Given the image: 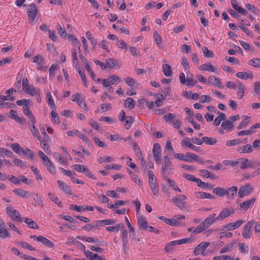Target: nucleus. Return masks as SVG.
Instances as JSON below:
<instances>
[{"mask_svg": "<svg viewBox=\"0 0 260 260\" xmlns=\"http://www.w3.org/2000/svg\"><path fill=\"white\" fill-rule=\"evenodd\" d=\"M217 220V217H216V214L213 213L206 217L204 221H203L199 225L197 229L199 231H205L207 228L212 225Z\"/></svg>", "mask_w": 260, "mask_h": 260, "instance_id": "1", "label": "nucleus"}, {"mask_svg": "<svg viewBox=\"0 0 260 260\" xmlns=\"http://www.w3.org/2000/svg\"><path fill=\"white\" fill-rule=\"evenodd\" d=\"M174 167L167 155L164 156L161 168V174L165 176L169 171L173 170Z\"/></svg>", "mask_w": 260, "mask_h": 260, "instance_id": "2", "label": "nucleus"}, {"mask_svg": "<svg viewBox=\"0 0 260 260\" xmlns=\"http://www.w3.org/2000/svg\"><path fill=\"white\" fill-rule=\"evenodd\" d=\"M6 212L7 214L10 217L12 220L14 221L21 223L22 222V218L19 213L13 207L10 205L8 206L6 208Z\"/></svg>", "mask_w": 260, "mask_h": 260, "instance_id": "3", "label": "nucleus"}, {"mask_svg": "<svg viewBox=\"0 0 260 260\" xmlns=\"http://www.w3.org/2000/svg\"><path fill=\"white\" fill-rule=\"evenodd\" d=\"M27 14L28 16L29 23H32L38 14V7L36 4H31L28 6L27 10Z\"/></svg>", "mask_w": 260, "mask_h": 260, "instance_id": "4", "label": "nucleus"}, {"mask_svg": "<svg viewBox=\"0 0 260 260\" xmlns=\"http://www.w3.org/2000/svg\"><path fill=\"white\" fill-rule=\"evenodd\" d=\"M210 245V243L208 242H204L199 244L193 250V253L195 255L202 254L205 256V251L206 248Z\"/></svg>", "mask_w": 260, "mask_h": 260, "instance_id": "5", "label": "nucleus"}, {"mask_svg": "<svg viewBox=\"0 0 260 260\" xmlns=\"http://www.w3.org/2000/svg\"><path fill=\"white\" fill-rule=\"evenodd\" d=\"M72 101L76 102L79 106L85 111L88 110V107L80 94L76 93L72 95Z\"/></svg>", "mask_w": 260, "mask_h": 260, "instance_id": "6", "label": "nucleus"}, {"mask_svg": "<svg viewBox=\"0 0 260 260\" xmlns=\"http://www.w3.org/2000/svg\"><path fill=\"white\" fill-rule=\"evenodd\" d=\"M253 190V187L250 184H246L241 186L238 192V196L240 198L249 195Z\"/></svg>", "mask_w": 260, "mask_h": 260, "instance_id": "7", "label": "nucleus"}, {"mask_svg": "<svg viewBox=\"0 0 260 260\" xmlns=\"http://www.w3.org/2000/svg\"><path fill=\"white\" fill-rule=\"evenodd\" d=\"M152 154L154 160L156 162H158L161 156V149L160 145L158 143H155L153 145L152 149Z\"/></svg>", "mask_w": 260, "mask_h": 260, "instance_id": "8", "label": "nucleus"}, {"mask_svg": "<svg viewBox=\"0 0 260 260\" xmlns=\"http://www.w3.org/2000/svg\"><path fill=\"white\" fill-rule=\"evenodd\" d=\"M253 225L252 221L248 222L245 225L242 232V236L245 239H249L251 235V228Z\"/></svg>", "mask_w": 260, "mask_h": 260, "instance_id": "9", "label": "nucleus"}, {"mask_svg": "<svg viewBox=\"0 0 260 260\" xmlns=\"http://www.w3.org/2000/svg\"><path fill=\"white\" fill-rule=\"evenodd\" d=\"M244 222V220L240 219L235 222L230 223L222 228L221 231H223L225 229H228L229 231L234 230L240 227Z\"/></svg>", "mask_w": 260, "mask_h": 260, "instance_id": "10", "label": "nucleus"}, {"mask_svg": "<svg viewBox=\"0 0 260 260\" xmlns=\"http://www.w3.org/2000/svg\"><path fill=\"white\" fill-rule=\"evenodd\" d=\"M186 199V197L184 195H178L175 198H173L171 200L172 202L174 203L178 207L182 208L183 207V202Z\"/></svg>", "mask_w": 260, "mask_h": 260, "instance_id": "11", "label": "nucleus"}, {"mask_svg": "<svg viewBox=\"0 0 260 260\" xmlns=\"http://www.w3.org/2000/svg\"><path fill=\"white\" fill-rule=\"evenodd\" d=\"M208 83L220 89H223L224 87L219 79L214 76L209 77Z\"/></svg>", "mask_w": 260, "mask_h": 260, "instance_id": "12", "label": "nucleus"}, {"mask_svg": "<svg viewBox=\"0 0 260 260\" xmlns=\"http://www.w3.org/2000/svg\"><path fill=\"white\" fill-rule=\"evenodd\" d=\"M190 140L189 138H185L182 141L181 144L183 146L189 147L190 149L193 150L196 152H199L200 150V148L198 146L193 145L192 143H190Z\"/></svg>", "mask_w": 260, "mask_h": 260, "instance_id": "13", "label": "nucleus"}, {"mask_svg": "<svg viewBox=\"0 0 260 260\" xmlns=\"http://www.w3.org/2000/svg\"><path fill=\"white\" fill-rule=\"evenodd\" d=\"M38 241L50 248L54 249L55 248L54 244L52 241L42 236H38Z\"/></svg>", "mask_w": 260, "mask_h": 260, "instance_id": "14", "label": "nucleus"}, {"mask_svg": "<svg viewBox=\"0 0 260 260\" xmlns=\"http://www.w3.org/2000/svg\"><path fill=\"white\" fill-rule=\"evenodd\" d=\"M255 202V198L244 201L240 204V209L246 211L249 207H251L254 204Z\"/></svg>", "mask_w": 260, "mask_h": 260, "instance_id": "15", "label": "nucleus"}, {"mask_svg": "<svg viewBox=\"0 0 260 260\" xmlns=\"http://www.w3.org/2000/svg\"><path fill=\"white\" fill-rule=\"evenodd\" d=\"M85 249V247L84 246V254L87 258L90 259V260H102L104 259V258L100 256L98 254L94 253L88 250H86Z\"/></svg>", "mask_w": 260, "mask_h": 260, "instance_id": "16", "label": "nucleus"}, {"mask_svg": "<svg viewBox=\"0 0 260 260\" xmlns=\"http://www.w3.org/2000/svg\"><path fill=\"white\" fill-rule=\"evenodd\" d=\"M9 117L21 124H23L25 122V119L22 117H19L17 115L16 112L13 110H10Z\"/></svg>", "mask_w": 260, "mask_h": 260, "instance_id": "17", "label": "nucleus"}, {"mask_svg": "<svg viewBox=\"0 0 260 260\" xmlns=\"http://www.w3.org/2000/svg\"><path fill=\"white\" fill-rule=\"evenodd\" d=\"M186 157V158L189 160V161H186V162H192L193 161H199L201 164L203 163V160L201 159L198 155L194 153L187 152Z\"/></svg>", "mask_w": 260, "mask_h": 260, "instance_id": "18", "label": "nucleus"}, {"mask_svg": "<svg viewBox=\"0 0 260 260\" xmlns=\"http://www.w3.org/2000/svg\"><path fill=\"white\" fill-rule=\"evenodd\" d=\"M199 70L204 71H209L211 72H215L217 69L214 66H212L210 63H204L199 67Z\"/></svg>", "mask_w": 260, "mask_h": 260, "instance_id": "19", "label": "nucleus"}, {"mask_svg": "<svg viewBox=\"0 0 260 260\" xmlns=\"http://www.w3.org/2000/svg\"><path fill=\"white\" fill-rule=\"evenodd\" d=\"M137 224L139 228L142 230H146L148 227V222L145 217L140 216L137 220Z\"/></svg>", "mask_w": 260, "mask_h": 260, "instance_id": "20", "label": "nucleus"}, {"mask_svg": "<svg viewBox=\"0 0 260 260\" xmlns=\"http://www.w3.org/2000/svg\"><path fill=\"white\" fill-rule=\"evenodd\" d=\"M234 210L230 211L227 209H223L217 217V220H221L230 216L234 213Z\"/></svg>", "mask_w": 260, "mask_h": 260, "instance_id": "21", "label": "nucleus"}, {"mask_svg": "<svg viewBox=\"0 0 260 260\" xmlns=\"http://www.w3.org/2000/svg\"><path fill=\"white\" fill-rule=\"evenodd\" d=\"M238 188L236 186H233L226 189V194L227 198L232 199L236 195L237 193Z\"/></svg>", "mask_w": 260, "mask_h": 260, "instance_id": "22", "label": "nucleus"}, {"mask_svg": "<svg viewBox=\"0 0 260 260\" xmlns=\"http://www.w3.org/2000/svg\"><path fill=\"white\" fill-rule=\"evenodd\" d=\"M196 197L198 199H210L212 200H214L215 197L212 195L210 193L205 192H196Z\"/></svg>", "mask_w": 260, "mask_h": 260, "instance_id": "23", "label": "nucleus"}, {"mask_svg": "<svg viewBox=\"0 0 260 260\" xmlns=\"http://www.w3.org/2000/svg\"><path fill=\"white\" fill-rule=\"evenodd\" d=\"M237 150L240 153H246L251 152L253 151V149L250 145L247 144L238 147Z\"/></svg>", "mask_w": 260, "mask_h": 260, "instance_id": "24", "label": "nucleus"}, {"mask_svg": "<svg viewBox=\"0 0 260 260\" xmlns=\"http://www.w3.org/2000/svg\"><path fill=\"white\" fill-rule=\"evenodd\" d=\"M36 123V120L34 119V122L30 121L28 123L29 124H31V125L29 127L30 130L32 133V134L37 139L40 140L41 139V136L39 135V132L38 129L35 127V123Z\"/></svg>", "mask_w": 260, "mask_h": 260, "instance_id": "25", "label": "nucleus"}, {"mask_svg": "<svg viewBox=\"0 0 260 260\" xmlns=\"http://www.w3.org/2000/svg\"><path fill=\"white\" fill-rule=\"evenodd\" d=\"M111 109L110 104H102L96 109L95 112L102 113Z\"/></svg>", "mask_w": 260, "mask_h": 260, "instance_id": "26", "label": "nucleus"}, {"mask_svg": "<svg viewBox=\"0 0 260 260\" xmlns=\"http://www.w3.org/2000/svg\"><path fill=\"white\" fill-rule=\"evenodd\" d=\"M106 68H114L115 67H118V61L117 60H115L113 58H108L106 60Z\"/></svg>", "mask_w": 260, "mask_h": 260, "instance_id": "27", "label": "nucleus"}, {"mask_svg": "<svg viewBox=\"0 0 260 260\" xmlns=\"http://www.w3.org/2000/svg\"><path fill=\"white\" fill-rule=\"evenodd\" d=\"M28 105V104H25V105L23 106V113L26 116L28 117L30 121L34 122V119H35V118L32 113H31V112L29 110Z\"/></svg>", "mask_w": 260, "mask_h": 260, "instance_id": "28", "label": "nucleus"}, {"mask_svg": "<svg viewBox=\"0 0 260 260\" xmlns=\"http://www.w3.org/2000/svg\"><path fill=\"white\" fill-rule=\"evenodd\" d=\"M23 90L31 96H35L36 94H38L39 91L38 89L32 85L27 86V87L25 88Z\"/></svg>", "mask_w": 260, "mask_h": 260, "instance_id": "29", "label": "nucleus"}, {"mask_svg": "<svg viewBox=\"0 0 260 260\" xmlns=\"http://www.w3.org/2000/svg\"><path fill=\"white\" fill-rule=\"evenodd\" d=\"M13 192L17 196L23 198H28V196L30 195V193L28 191L20 188L14 190Z\"/></svg>", "mask_w": 260, "mask_h": 260, "instance_id": "30", "label": "nucleus"}, {"mask_svg": "<svg viewBox=\"0 0 260 260\" xmlns=\"http://www.w3.org/2000/svg\"><path fill=\"white\" fill-rule=\"evenodd\" d=\"M57 183L60 189L64 192L69 194L71 193L70 187L66 183L61 180H58Z\"/></svg>", "mask_w": 260, "mask_h": 260, "instance_id": "31", "label": "nucleus"}, {"mask_svg": "<svg viewBox=\"0 0 260 260\" xmlns=\"http://www.w3.org/2000/svg\"><path fill=\"white\" fill-rule=\"evenodd\" d=\"M240 162H241L240 169H246L252 167V163L247 158H241Z\"/></svg>", "mask_w": 260, "mask_h": 260, "instance_id": "32", "label": "nucleus"}, {"mask_svg": "<svg viewBox=\"0 0 260 260\" xmlns=\"http://www.w3.org/2000/svg\"><path fill=\"white\" fill-rule=\"evenodd\" d=\"M124 105L125 108L132 109L135 107V102L133 99L127 98L124 100Z\"/></svg>", "mask_w": 260, "mask_h": 260, "instance_id": "33", "label": "nucleus"}, {"mask_svg": "<svg viewBox=\"0 0 260 260\" xmlns=\"http://www.w3.org/2000/svg\"><path fill=\"white\" fill-rule=\"evenodd\" d=\"M217 114H219V115L213 121V124L215 126L218 125L220 123L221 121L225 119L226 118L225 114L223 113L218 111Z\"/></svg>", "mask_w": 260, "mask_h": 260, "instance_id": "34", "label": "nucleus"}, {"mask_svg": "<svg viewBox=\"0 0 260 260\" xmlns=\"http://www.w3.org/2000/svg\"><path fill=\"white\" fill-rule=\"evenodd\" d=\"M21 152H22L30 160H32L35 157V152L28 148H23L21 150Z\"/></svg>", "mask_w": 260, "mask_h": 260, "instance_id": "35", "label": "nucleus"}, {"mask_svg": "<svg viewBox=\"0 0 260 260\" xmlns=\"http://www.w3.org/2000/svg\"><path fill=\"white\" fill-rule=\"evenodd\" d=\"M24 222L26 223V224L30 228L33 229H38L39 226L37 223L33 221L30 218H25Z\"/></svg>", "mask_w": 260, "mask_h": 260, "instance_id": "36", "label": "nucleus"}, {"mask_svg": "<svg viewBox=\"0 0 260 260\" xmlns=\"http://www.w3.org/2000/svg\"><path fill=\"white\" fill-rule=\"evenodd\" d=\"M238 83V98L240 100L242 99L243 97L244 86L240 82L237 81Z\"/></svg>", "mask_w": 260, "mask_h": 260, "instance_id": "37", "label": "nucleus"}, {"mask_svg": "<svg viewBox=\"0 0 260 260\" xmlns=\"http://www.w3.org/2000/svg\"><path fill=\"white\" fill-rule=\"evenodd\" d=\"M226 189L222 187H217L213 189V192L219 197H222L226 194Z\"/></svg>", "mask_w": 260, "mask_h": 260, "instance_id": "38", "label": "nucleus"}, {"mask_svg": "<svg viewBox=\"0 0 260 260\" xmlns=\"http://www.w3.org/2000/svg\"><path fill=\"white\" fill-rule=\"evenodd\" d=\"M236 76L242 79H252L253 78V75L251 73L238 72L236 74Z\"/></svg>", "mask_w": 260, "mask_h": 260, "instance_id": "39", "label": "nucleus"}, {"mask_svg": "<svg viewBox=\"0 0 260 260\" xmlns=\"http://www.w3.org/2000/svg\"><path fill=\"white\" fill-rule=\"evenodd\" d=\"M165 222L172 226H178L180 224L179 221H176V218L175 217V216L171 219H165Z\"/></svg>", "mask_w": 260, "mask_h": 260, "instance_id": "40", "label": "nucleus"}, {"mask_svg": "<svg viewBox=\"0 0 260 260\" xmlns=\"http://www.w3.org/2000/svg\"><path fill=\"white\" fill-rule=\"evenodd\" d=\"M243 119L241 122L239 126L237 127L238 129L244 128L246 127L248 123L249 122L250 117L244 115L243 116Z\"/></svg>", "mask_w": 260, "mask_h": 260, "instance_id": "41", "label": "nucleus"}, {"mask_svg": "<svg viewBox=\"0 0 260 260\" xmlns=\"http://www.w3.org/2000/svg\"><path fill=\"white\" fill-rule=\"evenodd\" d=\"M162 69L164 73L166 76L170 77L172 75V69L169 64L167 63L163 64Z\"/></svg>", "mask_w": 260, "mask_h": 260, "instance_id": "42", "label": "nucleus"}, {"mask_svg": "<svg viewBox=\"0 0 260 260\" xmlns=\"http://www.w3.org/2000/svg\"><path fill=\"white\" fill-rule=\"evenodd\" d=\"M203 142H205L206 144L213 145L217 142L216 139L215 138L204 137L202 138Z\"/></svg>", "mask_w": 260, "mask_h": 260, "instance_id": "43", "label": "nucleus"}, {"mask_svg": "<svg viewBox=\"0 0 260 260\" xmlns=\"http://www.w3.org/2000/svg\"><path fill=\"white\" fill-rule=\"evenodd\" d=\"M44 60V57L40 54H37L32 57V62L35 63L38 65L43 64Z\"/></svg>", "mask_w": 260, "mask_h": 260, "instance_id": "44", "label": "nucleus"}, {"mask_svg": "<svg viewBox=\"0 0 260 260\" xmlns=\"http://www.w3.org/2000/svg\"><path fill=\"white\" fill-rule=\"evenodd\" d=\"M234 243H231L226 245L220 251V253H223L228 252H230L233 250L234 248Z\"/></svg>", "mask_w": 260, "mask_h": 260, "instance_id": "45", "label": "nucleus"}, {"mask_svg": "<svg viewBox=\"0 0 260 260\" xmlns=\"http://www.w3.org/2000/svg\"><path fill=\"white\" fill-rule=\"evenodd\" d=\"M149 186L153 193V195L155 196H157L158 193V186L157 182L151 183L149 184Z\"/></svg>", "mask_w": 260, "mask_h": 260, "instance_id": "46", "label": "nucleus"}, {"mask_svg": "<svg viewBox=\"0 0 260 260\" xmlns=\"http://www.w3.org/2000/svg\"><path fill=\"white\" fill-rule=\"evenodd\" d=\"M154 38L155 41L157 45L159 47H162V38L159 35L157 31H155L154 33Z\"/></svg>", "mask_w": 260, "mask_h": 260, "instance_id": "47", "label": "nucleus"}, {"mask_svg": "<svg viewBox=\"0 0 260 260\" xmlns=\"http://www.w3.org/2000/svg\"><path fill=\"white\" fill-rule=\"evenodd\" d=\"M46 99L47 101L48 104L53 109L55 108V105L54 103V101L52 98V96L51 95V93L50 92H47L46 94Z\"/></svg>", "mask_w": 260, "mask_h": 260, "instance_id": "48", "label": "nucleus"}, {"mask_svg": "<svg viewBox=\"0 0 260 260\" xmlns=\"http://www.w3.org/2000/svg\"><path fill=\"white\" fill-rule=\"evenodd\" d=\"M113 160V158L111 156H104L100 157L98 158V162L100 164L103 163V162H110Z\"/></svg>", "mask_w": 260, "mask_h": 260, "instance_id": "49", "label": "nucleus"}, {"mask_svg": "<svg viewBox=\"0 0 260 260\" xmlns=\"http://www.w3.org/2000/svg\"><path fill=\"white\" fill-rule=\"evenodd\" d=\"M48 196L49 199L56 204H57L58 206L61 207L62 206L61 202L55 194L50 192L48 193Z\"/></svg>", "mask_w": 260, "mask_h": 260, "instance_id": "50", "label": "nucleus"}, {"mask_svg": "<svg viewBox=\"0 0 260 260\" xmlns=\"http://www.w3.org/2000/svg\"><path fill=\"white\" fill-rule=\"evenodd\" d=\"M200 173L201 176H204L206 178H215V176L211 172L206 170H200Z\"/></svg>", "mask_w": 260, "mask_h": 260, "instance_id": "51", "label": "nucleus"}, {"mask_svg": "<svg viewBox=\"0 0 260 260\" xmlns=\"http://www.w3.org/2000/svg\"><path fill=\"white\" fill-rule=\"evenodd\" d=\"M76 135L78 136L86 144H89V140L85 134H82L80 132L77 130L76 131Z\"/></svg>", "mask_w": 260, "mask_h": 260, "instance_id": "52", "label": "nucleus"}, {"mask_svg": "<svg viewBox=\"0 0 260 260\" xmlns=\"http://www.w3.org/2000/svg\"><path fill=\"white\" fill-rule=\"evenodd\" d=\"M10 234L8 231L5 229V227L0 229V238L2 239H5L6 238L10 237Z\"/></svg>", "mask_w": 260, "mask_h": 260, "instance_id": "53", "label": "nucleus"}, {"mask_svg": "<svg viewBox=\"0 0 260 260\" xmlns=\"http://www.w3.org/2000/svg\"><path fill=\"white\" fill-rule=\"evenodd\" d=\"M166 180L167 181V182L169 183L170 186L173 188L174 190L181 192L180 189L177 186L176 183L173 180H171L168 177H166Z\"/></svg>", "mask_w": 260, "mask_h": 260, "instance_id": "54", "label": "nucleus"}, {"mask_svg": "<svg viewBox=\"0 0 260 260\" xmlns=\"http://www.w3.org/2000/svg\"><path fill=\"white\" fill-rule=\"evenodd\" d=\"M78 73L80 76L81 79L82 81L83 84L84 86H87V82L86 77L83 70L80 68L78 69Z\"/></svg>", "mask_w": 260, "mask_h": 260, "instance_id": "55", "label": "nucleus"}, {"mask_svg": "<svg viewBox=\"0 0 260 260\" xmlns=\"http://www.w3.org/2000/svg\"><path fill=\"white\" fill-rule=\"evenodd\" d=\"M13 162L16 166L19 167L22 169H24L26 168V165L25 163L20 159L16 158L13 160Z\"/></svg>", "mask_w": 260, "mask_h": 260, "instance_id": "56", "label": "nucleus"}, {"mask_svg": "<svg viewBox=\"0 0 260 260\" xmlns=\"http://www.w3.org/2000/svg\"><path fill=\"white\" fill-rule=\"evenodd\" d=\"M148 183L149 184L151 183H153L157 182L156 179L155 177L154 174H153L152 171L150 170L148 172Z\"/></svg>", "mask_w": 260, "mask_h": 260, "instance_id": "57", "label": "nucleus"}, {"mask_svg": "<svg viewBox=\"0 0 260 260\" xmlns=\"http://www.w3.org/2000/svg\"><path fill=\"white\" fill-rule=\"evenodd\" d=\"M47 168V170L51 173L54 174L55 172V168L51 160L44 164Z\"/></svg>", "mask_w": 260, "mask_h": 260, "instance_id": "58", "label": "nucleus"}, {"mask_svg": "<svg viewBox=\"0 0 260 260\" xmlns=\"http://www.w3.org/2000/svg\"><path fill=\"white\" fill-rule=\"evenodd\" d=\"M222 127L224 129H230L233 128V125L228 119L222 122L221 123Z\"/></svg>", "mask_w": 260, "mask_h": 260, "instance_id": "59", "label": "nucleus"}, {"mask_svg": "<svg viewBox=\"0 0 260 260\" xmlns=\"http://www.w3.org/2000/svg\"><path fill=\"white\" fill-rule=\"evenodd\" d=\"M164 94H161L158 96L156 97V100L155 101V104L157 107H160L162 105L164 101L165 100Z\"/></svg>", "mask_w": 260, "mask_h": 260, "instance_id": "60", "label": "nucleus"}, {"mask_svg": "<svg viewBox=\"0 0 260 260\" xmlns=\"http://www.w3.org/2000/svg\"><path fill=\"white\" fill-rule=\"evenodd\" d=\"M124 121H125L124 126L126 129H128L132 124L133 123V120L132 117L131 116H126Z\"/></svg>", "mask_w": 260, "mask_h": 260, "instance_id": "61", "label": "nucleus"}, {"mask_svg": "<svg viewBox=\"0 0 260 260\" xmlns=\"http://www.w3.org/2000/svg\"><path fill=\"white\" fill-rule=\"evenodd\" d=\"M12 149L16 153L20 154V152H21V150L23 148H21L18 143H14L11 145Z\"/></svg>", "mask_w": 260, "mask_h": 260, "instance_id": "62", "label": "nucleus"}, {"mask_svg": "<svg viewBox=\"0 0 260 260\" xmlns=\"http://www.w3.org/2000/svg\"><path fill=\"white\" fill-rule=\"evenodd\" d=\"M214 260H234V257L229 255L215 256L213 257Z\"/></svg>", "mask_w": 260, "mask_h": 260, "instance_id": "63", "label": "nucleus"}, {"mask_svg": "<svg viewBox=\"0 0 260 260\" xmlns=\"http://www.w3.org/2000/svg\"><path fill=\"white\" fill-rule=\"evenodd\" d=\"M249 64L254 67H260V58H256L253 59H251L249 61Z\"/></svg>", "mask_w": 260, "mask_h": 260, "instance_id": "64", "label": "nucleus"}]
</instances>
